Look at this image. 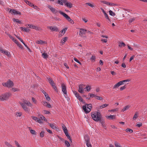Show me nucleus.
I'll list each match as a JSON object with an SVG mask.
<instances>
[{"label": "nucleus", "instance_id": "37998d69", "mask_svg": "<svg viewBox=\"0 0 147 147\" xmlns=\"http://www.w3.org/2000/svg\"><path fill=\"white\" fill-rule=\"evenodd\" d=\"M57 3L60 5H63V2L61 0H58L57 1Z\"/></svg>", "mask_w": 147, "mask_h": 147}, {"label": "nucleus", "instance_id": "a19ab883", "mask_svg": "<svg viewBox=\"0 0 147 147\" xmlns=\"http://www.w3.org/2000/svg\"><path fill=\"white\" fill-rule=\"evenodd\" d=\"M15 145L17 147H22V146L19 143L16 141H15Z\"/></svg>", "mask_w": 147, "mask_h": 147}, {"label": "nucleus", "instance_id": "13d9d810", "mask_svg": "<svg viewBox=\"0 0 147 147\" xmlns=\"http://www.w3.org/2000/svg\"><path fill=\"white\" fill-rule=\"evenodd\" d=\"M104 15L105 16V18H106L108 20H110V19H109L108 16L107 14L106 13H105L104 14Z\"/></svg>", "mask_w": 147, "mask_h": 147}, {"label": "nucleus", "instance_id": "338daca9", "mask_svg": "<svg viewBox=\"0 0 147 147\" xmlns=\"http://www.w3.org/2000/svg\"><path fill=\"white\" fill-rule=\"evenodd\" d=\"M17 45L21 49H22L23 48L22 46L19 43L18 44H17Z\"/></svg>", "mask_w": 147, "mask_h": 147}, {"label": "nucleus", "instance_id": "412c9836", "mask_svg": "<svg viewBox=\"0 0 147 147\" xmlns=\"http://www.w3.org/2000/svg\"><path fill=\"white\" fill-rule=\"evenodd\" d=\"M65 5L67 7H69L70 8H71L72 7V4L71 2H67L66 3H65Z\"/></svg>", "mask_w": 147, "mask_h": 147}, {"label": "nucleus", "instance_id": "6e6552de", "mask_svg": "<svg viewBox=\"0 0 147 147\" xmlns=\"http://www.w3.org/2000/svg\"><path fill=\"white\" fill-rule=\"evenodd\" d=\"M48 79L49 83L51 85L53 88L54 89L55 91L57 92L58 90L57 88L55 85V84L53 81L50 78H48Z\"/></svg>", "mask_w": 147, "mask_h": 147}, {"label": "nucleus", "instance_id": "2f4dec72", "mask_svg": "<svg viewBox=\"0 0 147 147\" xmlns=\"http://www.w3.org/2000/svg\"><path fill=\"white\" fill-rule=\"evenodd\" d=\"M84 89H86V91L88 92H89L90 90L91 89V86L89 85L86 86V88H85Z\"/></svg>", "mask_w": 147, "mask_h": 147}, {"label": "nucleus", "instance_id": "603ef678", "mask_svg": "<svg viewBox=\"0 0 147 147\" xmlns=\"http://www.w3.org/2000/svg\"><path fill=\"white\" fill-rule=\"evenodd\" d=\"M101 2L103 4H106L107 5H109V2H107L106 1H102Z\"/></svg>", "mask_w": 147, "mask_h": 147}, {"label": "nucleus", "instance_id": "b1692460", "mask_svg": "<svg viewBox=\"0 0 147 147\" xmlns=\"http://www.w3.org/2000/svg\"><path fill=\"white\" fill-rule=\"evenodd\" d=\"M24 2L28 5H30V6L32 7V6H34V5L32 3H31L30 1H28L27 0H24Z\"/></svg>", "mask_w": 147, "mask_h": 147}, {"label": "nucleus", "instance_id": "1a4fd4ad", "mask_svg": "<svg viewBox=\"0 0 147 147\" xmlns=\"http://www.w3.org/2000/svg\"><path fill=\"white\" fill-rule=\"evenodd\" d=\"M9 12L12 14H13L14 15L17 14L20 15L21 14V13L20 12L18 11L15 9H10Z\"/></svg>", "mask_w": 147, "mask_h": 147}, {"label": "nucleus", "instance_id": "5fc2aeb1", "mask_svg": "<svg viewBox=\"0 0 147 147\" xmlns=\"http://www.w3.org/2000/svg\"><path fill=\"white\" fill-rule=\"evenodd\" d=\"M40 118L42 120H43L44 121H46L47 119L45 118V117L43 115H41L40 117Z\"/></svg>", "mask_w": 147, "mask_h": 147}, {"label": "nucleus", "instance_id": "f8f14e48", "mask_svg": "<svg viewBox=\"0 0 147 147\" xmlns=\"http://www.w3.org/2000/svg\"><path fill=\"white\" fill-rule=\"evenodd\" d=\"M48 7L53 13L56 14L57 12V11L56 9L52 7L51 5H48Z\"/></svg>", "mask_w": 147, "mask_h": 147}, {"label": "nucleus", "instance_id": "c9c22d12", "mask_svg": "<svg viewBox=\"0 0 147 147\" xmlns=\"http://www.w3.org/2000/svg\"><path fill=\"white\" fill-rule=\"evenodd\" d=\"M138 112H136L134 117H133V119L134 120H135L136 118L138 117Z\"/></svg>", "mask_w": 147, "mask_h": 147}, {"label": "nucleus", "instance_id": "f3484780", "mask_svg": "<svg viewBox=\"0 0 147 147\" xmlns=\"http://www.w3.org/2000/svg\"><path fill=\"white\" fill-rule=\"evenodd\" d=\"M1 52L2 53L5 54L8 57H9L10 55V53L7 51H5L4 50H1Z\"/></svg>", "mask_w": 147, "mask_h": 147}, {"label": "nucleus", "instance_id": "aec40b11", "mask_svg": "<svg viewBox=\"0 0 147 147\" xmlns=\"http://www.w3.org/2000/svg\"><path fill=\"white\" fill-rule=\"evenodd\" d=\"M43 104L44 106H46L49 108H51V105L49 103L45 101H43Z\"/></svg>", "mask_w": 147, "mask_h": 147}, {"label": "nucleus", "instance_id": "052dcab7", "mask_svg": "<svg viewBox=\"0 0 147 147\" xmlns=\"http://www.w3.org/2000/svg\"><path fill=\"white\" fill-rule=\"evenodd\" d=\"M96 99H97L98 100H102V97H101L100 96H96Z\"/></svg>", "mask_w": 147, "mask_h": 147}, {"label": "nucleus", "instance_id": "f257e3e1", "mask_svg": "<svg viewBox=\"0 0 147 147\" xmlns=\"http://www.w3.org/2000/svg\"><path fill=\"white\" fill-rule=\"evenodd\" d=\"M20 103L25 112L28 113L30 112V109L27 107V105L31 107L32 106V105L30 102L26 100H24L23 102H20Z\"/></svg>", "mask_w": 147, "mask_h": 147}, {"label": "nucleus", "instance_id": "774afa93", "mask_svg": "<svg viewBox=\"0 0 147 147\" xmlns=\"http://www.w3.org/2000/svg\"><path fill=\"white\" fill-rule=\"evenodd\" d=\"M101 41L104 42L106 43L107 42V40L106 39H102Z\"/></svg>", "mask_w": 147, "mask_h": 147}, {"label": "nucleus", "instance_id": "bb28decb", "mask_svg": "<svg viewBox=\"0 0 147 147\" xmlns=\"http://www.w3.org/2000/svg\"><path fill=\"white\" fill-rule=\"evenodd\" d=\"M100 121L102 126L104 128H106V126L105 121L101 119H100V121Z\"/></svg>", "mask_w": 147, "mask_h": 147}, {"label": "nucleus", "instance_id": "bf43d9fd", "mask_svg": "<svg viewBox=\"0 0 147 147\" xmlns=\"http://www.w3.org/2000/svg\"><path fill=\"white\" fill-rule=\"evenodd\" d=\"M45 129L46 131L49 133L50 134H52V131L51 130L48 129L47 128H45Z\"/></svg>", "mask_w": 147, "mask_h": 147}, {"label": "nucleus", "instance_id": "5701e85b", "mask_svg": "<svg viewBox=\"0 0 147 147\" xmlns=\"http://www.w3.org/2000/svg\"><path fill=\"white\" fill-rule=\"evenodd\" d=\"M20 28L23 31L26 32H28L30 30L27 28H23V27H20Z\"/></svg>", "mask_w": 147, "mask_h": 147}, {"label": "nucleus", "instance_id": "e433bc0d", "mask_svg": "<svg viewBox=\"0 0 147 147\" xmlns=\"http://www.w3.org/2000/svg\"><path fill=\"white\" fill-rule=\"evenodd\" d=\"M114 144L115 147H122L121 146L120 144L117 142H115Z\"/></svg>", "mask_w": 147, "mask_h": 147}, {"label": "nucleus", "instance_id": "473e14b6", "mask_svg": "<svg viewBox=\"0 0 147 147\" xmlns=\"http://www.w3.org/2000/svg\"><path fill=\"white\" fill-rule=\"evenodd\" d=\"M67 28H65L60 31V32H61L62 33H63V34H61V36L63 35L65 33L66 31L67 30Z\"/></svg>", "mask_w": 147, "mask_h": 147}, {"label": "nucleus", "instance_id": "de8ad7c7", "mask_svg": "<svg viewBox=\"0 0 147 147\" xmlns=\"http://www.w3.org/2000/svg\"><path fill=\"white\" fill-rule=\"evenodd\" d=\"M65 145L67 147H69L70 146L69 142L65 140Z\"/></svg>", "mask_w": 147, "mask_h": 147}, {"label": "nucleus", "instance_id": "4468645a", "mask_svg": "<svg viewBox=\"0 0 147 147\" xmlns=\"http://www.w3.org/2000/svg\"><path fill=\"white\" fill-rule=\"evenodd\" d=\"M49 28L52 31L58 32L59 31L58 28L55 26H49Z\"/></svg>", "mask_w": 147, "mask_h": 147}, {"label": "nucleus", "instance_id": "69168bd1", "mask_svg": "<svg viewBox=\"0 0 147 147\" xmlns=\"http://www.w3.org/2000/svg\"><path fill=\"white\" fill-rule=\"evenodd\" d=\"M89 94L90 96V97L93 98L95 96L96 97V95L94 94Z\"/></svg>", "mask_w": 147, "mask_h": 147}, {"label": "nucleus", "instance_id": "9d476101", "mask_svg": "<svg viewBox=\"0 0 147 147\" xmlns=\"http://www.w3.org/2000/svg\"><path fill=\"white\" fill-rule=\"evenodd\" d=\"M62 90L63 94L65 95H67V91L66 87L65 84L62 83L61 84Z\"/></svg>", "mask_w": 147, "mask_h": 147}, {"label": "nucleus", "instance_id": "6ab92c4d", "mask_svg": "<svg viewBox=\"0 0 147 147\" xmlns=\"http://www.w3.org/2000/svg\"><path fill=\"white\" fill-rule=\"evenodd\" d=\"M122 82L119 81L118 83L115 84L113 87V89H116L118 88L120 86L122 85Z\"/></svg>", "mask_w": 147, "mask_h": 147}, {"label": "nucleus", "instance_id": "79ce46f5", "mask_svg": "<svg viewBox=\"0 0 147 147\" xmlns=\"http://www.w3.org/2000/svg\"><path fill=\"white\" fill-rule=\"evenodd\" d=\"M109 14L112 16H114L115 14L112 11L110 10L109 11Z\"/></svg>", "mask_w": 147, "mask_h": 147}, {"label": "nucleus", "instance_id": "393cba45", "mask_svg": "<svg viewBox=\"0 0 147 147\" xmlns=\"http://www.w3.org/2000/svg\"><path fill=\"white\" fill-rule=\"evenodd\" d=\"M18 39L26 47L27 49L29 50H30V49L26 45V44L24 42L23 40L21 38H18Z\"/></svg>", "mask_w": 147, "mask_h": 147}, {"label": "nucleus", "instance_id": "dca6fc26", "mask_svg": "<svg viewBox=\"0 0 147 147\" xmlns=\"http://www.w3.org/2000/svg\"><path fill=\"white\" fill-rule=\"evenodd\" d=\"M28 25L30 28L34 29L36 30H38L39 29V28L36 26L30 24H28Z\"/></svg>", "mask_w": 147, "mask_h": 147}, {"label": "nucleus", "instance_id": "58836bf2", "mask_svg": "<svg viewBox=\"0 0 147 147\" xmlns=\"http://www.w3.org/2000/svg\"><path fill=\"white\" fill-rule=\"evenodd\" d=\"M67 39V37H65L62 39L61 41L63 44L66 41Z\"/></svg>", "mask_w": 147, "mask_h": 147}, {"label": "nucleus", "instance_id": "20e7f679", "mask_svg": "<svg viewBox=\"0 0 147 147\" xmlns=\"http://www.w3.org/2000/svg\"><path fill=\"white\" fill-rule=\"evenodd\" d=\"M11 95V93L8 92L0 96V100L3 101L7 100Z\"/></svg>", "mask_w": 147, "mask_h": 147}, {"label": "nucleus", "instance_id": "ea45409f", "mask_svg": "<svg viewBox=\"0 0 147 147\" xmlns=\"http://www.w3.org/2000/svg\"><path fill=\"white\" fill-rule=\"evenodd\" d=\"M108 104H104L103 105H102L100 106H99V108L100 109H102L103 108H105V107H107V106H108Z\"/></svg>", "mask_w": 147, "mask_h": 147}, {"label": "nucleus", "instance_id": "ddd939ff", "mask_svg": "<svg viewBox=\"0 0 147 147\" xmlns=\"http://www.w3.org/2000/svg\"><path fill=\"white\" fill-rule=\"evenodd\" d=\"M31 118L33 120H35L39 123H41L42 122V121L37 117L32 116Z\"/></svg>", "mask_w": 147, "mask_h": 147}, {"label": "nucleus", "instance_id": "a878e982", "mask_svg": "<svg viewBox=\"0 0 147 147\" xmlns=\"http://www.w3.org/2000/svg\"><path fill=\"white\" fill-rule=\"evenodd\" d=\"M135 20V18L133 17L130 18L129 19L128 22L130 24L132 23L133 22H134Z\"/></svg>", "mask_w": 147, "mask_h": 147}, {"label": "nucleus", "instance_id": "680f3d73", "mask_svg": "<svg viewBox=\"0 0 147 147\" xmlns=\"http://www.w3.org/2000/svg\"><path fill=\"white\" fill-rule=\"evenodd\" d=\"M126 88V85H125L124 86H123L121 87L120 88V89L121 90H123L125 89Z\"/></svg>", "mask_w": 147, "mask_h": 147}, {"label": "nucleus", "instance_id": "39448f33", "mask_svg": "<svg viewBox=\"0 0 147 147\" xmlns=\"http://www.w3.org/2000/svg\"><path fill=\"white\" fill-rule=\"evenodd\" d=\"M59 12L61 15H62L65 17L70 23L72 24H74V21L70 18V17L68 15L61 11H59Z\"/></svg>", "mask_w": 147, "mask_h": 147}, {"label": "nucleus", "instance_id": "0eeeda50", "mask_svg": "<svg viewBox=\"0 0 147 147\" xmlns=\"http://www.w3.org/2000/svg\"><path fill=\"white\" fill-rule=\"evenodd\" d=\"M85 143L87 147H92L90 141V138L87 135H86L84 136Z\"/></svg>", "mask_w": 147, "mask_h": 147}, {"label": "nucleus", "instance_id": "4c0bfd02", "mask_svg": "<svg viewBox=\"0 0 147 147\" xmlns=\"http://www.w3.org/2000/svg\"><path fill=\"white\" fill-rule=\"evenodd\" d=\"M49 125L53 129H55L56 128V127L52 123H49Z\"/></svg>", "mask_w": 147, "mask_h": 147}, {"label": "nucleus", "instance_id": "e2e57ef3", "mask_svg": "<svg viewBox=\"0 0 147 147\" xmlns=\"http://www.w3.org/2000/svg\"><path fill=\"white\" fill-rule=\"evenodd\" d=\"M77 98L80 101L82 102L83 99L82 98L81 96H79Z\"/></svg>", "mask_w": 147, "mask_h": 147}, {"label": "nucleus", "instance_id": "c756f323", "mask_svg": "<svg viewBox=\"0 0 147 147\" xmlns=\"http://www.w3.org/2000/svg\"><path fill=\"white\" fill-rule=\"evenodd\" d=\"M12 20L14 22H16L18 23H19V24H22V22L20 21L18 19H16L15 18H14L12 19Z\"/></svg>", "mask_w": 147, "mask_h": 147}, {"label": "nucleus", "instance_id": "a211bd4d", "mask_svg": "<svg viewBox=\"0 0 147 147\" xmlns=\"http://www.w3.org/2000/svg\"><path fill=\"white\" fill-rule=\"evenodd\" d=\"M36 43L37 44L40 45H43L44 44H46L47 43V42L45 41H43L41 40H37L36 41Z\"/></svg>", "mask_w": 147, "mask_h": 147}, {"label": "nucleus", "instance_id": "72a5a7b5", "mask_svg": "<svg viewBox=\"0 0 147 147\" xmlns=\"http://www.w3.org/2000/svg\"><path fill=\"white\" fill-rule=\"evenodd\" d=\"M42 57L44 59H47L48 57V55L45 53H44L42 54Z\"/></svg>", "mask_w": 147, "mask_h": 147}, {"label": "nucleus", "instance_id": "423d86ee", "mask_svg": "<svg viewBox=\"0 0 147 147\" xmlns=\"http://www.w3.org/2000/svg\"><path fill=\"white\" fill-rule=\"evenodd\" d=\"M2 84L3 86L8 88H11L13 86V82L9 80H8L6 82L3 83Z\"/></svg>", "mask_w": 147, "mask_h": 147}, {"label": "nucleus", "instance_id": "a18cd8bd", "mask_svg": "<svg viewBox=\"0 0 147 147\" xmlns=\"http://www.w3.org/2000/svg\"><path fill=\"white\" fill-rule=\"evenodd\" d=\"M130 81V80L129 79H127L126 80H124L122 81H120L121 82H122V85L123 84H124V83L126 82H129Z\"/></svg>", "mask_w": 147, "mask_h": 147}, {"label": "nucleus", "instance_id": "4d7b16f0", "mask_svg": "<svg viewBox=\"0 0 147 147\" xmlns=\"http://www.w3.org/2000/svg\"><path fill=\"white\" fill-rule=\"evenodd\" d=\"M86 4L92 7H93L94 6V5L91 4L90 3H86Z\"/></svg>", "mask_w": 147, "mask_h": 147}, {"label": "nucleus", "instance_id": "49530a36", "mask_svg": "<svg viewBox=\"0 0 147 147\" xmlns=\"http://www.w3.org/2000/svg\"><path fill=\"white\" fill-rule=\"evenodd\" d=\"M45 97H46V100L48 101H49L50 100V98L48 94L45 95Z\"/></svg>", "mask_w": 147, "mask_h": 147}, {"label": "nucleus", "instance_id": "4be33fe9", "mask_svg": "<svg viewBox=\"0 0 147 147\" xmlns=\"http://www.w3.org/2000/svg\"><path fill=\"white\" fill-rule=\"evenodd\" d=\"M116 115H110L109 116L106 117L107 118L110 119H115V118Z\"/></svg>", "mask_w": 147, "mask_h": 147}, {"label": "nucleus", "instance_id": "c03bdc74", "mask_svg": "<svg viewBox=\"0 0 147 147\" xmlns=\"http://www.w3.org/2000/svg\"><path fill=\"white\" fill-rule=\"evenodd\" d=\"M16 115L17 117H20L22 115V113L20 112H16Z\"/></svg>", "mask_w": 147, "mask_h": 147}, {"label": "nucleus", "instance_id": "6e6d98bb", "mask_svg": "<svg viewBox=\"0 0 147 147\" xmlns=\"http://www.w3.org/2000/svg\"><path fill=\"white\" fill-rule=\"evenodd\" d=\"M12 91L13 92H15L16 91H18L19 90V89L17 88H12Z\"/></svg>", "mask_w": 147, "mask_h": 147}, {"label": "nucleus", "instance_id": "f704fd0d", "mask_svg": "<svg viewBox=\"0 0 147 147\" xmlns=\"http://www.w3.org/2000/svg\"><path fill=\"white\" fill-rule=\"evenodd\" d=\"M118 46L119 47H122L125 46L126 45L124 42H121L119 43Z\"/></svg>", "mask_w": 147, "mask_h": 147}, {"label": "nucleus", "instance_id": "0e129e2a", "mask_svg": "<svg viewBox=\"0 0 147 147\" xmlns=\"http://www.w3.org/2000/svg\"><path fill=\"white\" fill-rule=\"evenodd\" d=\"M44 113L45 114H49L50 113V112L49 111L47 110H44Z\"/></svg>", "mask_w": 147, "mask_h": 147}, {"label": "nucleus", "instance_id": "7ed1b4c3", "mask_svg": "<svg viewBox=\"0 0 147 147\" xmlns=\"http://www.w3.org/2000/svg\"><path fill=\"white\" fill-rule=\"evenodd\" d=\"M82 108L86 113H88L91 110L92 108V105L91 104H86L82 107Z\"/></svg>", "mask_w": 147, "mask_h": 147}, {"label": "nucleus", "instance_id": "3c124183", "mask_svg": "<svg viewBox=\"0 0 147 147\" xmlns=\"http://www.w3.org/2000/svg\"><path fill=\"white\" fill-rule=\"evenodd\" d=\"M126 131L127 132H129L130 133H132L133 131V130L132 129L128 128L127 129H126Z\"/></svg>", "mask_w": 147, "mask_h": 147}, {"label": "nucleus", "instance_id": "9b49d317", "mask_svg": "<svg viewBox=\"0 0 147 147\" xmlns=\"http://www.w3.org/2000/svg\"><path fill=\"white\" fill-rule=\"evenodd\" d=\"M84 85L83 84H80L79 86V89L78 91L79 92L81 93H83L84 92Z\"/></svg>", "mask_w": 147, "mask_h": 147}, {"label": "nucleus", "instance_id": "09e8293b", "mask_svg": "<svg viewBox=\"0 0 147 147\" xmlns=\"http://www.w3.org/2000/svg\"><path fill=\"white\" fill-rule=\"evenodd\" d=\"M90 59L92 61H95L96 59V57L94 56H92L90 58Z\"/></svg>", "mask_w": 147, "mask_h": 147}, {"label": "nucleus", "instance_id": "864d4df0", "mask_svg": "<svg viewBox=\"0 0 147 147\" xmlns=\"http://www.w3.org/2000/svg\"><path fill=\"white\" fill-rule=\"evenodd\" d=\"M74 60L75 61L79 63L81 65V63L80 61H79L76 58H74Z\"/></svg>", "mask_w": 147, "mask_h": 147}, {"label": "nucleus", "instance_id": "8fccbe9b", "mask_svg": "<svg viewBox=\"0 0 147 147\" xmlns=\"http://www.w3.org/2000/svg\"><path fill=\"white\" fill-rule=\"evenodd\" d=\"M118 110V109L117 108H116V109H111V110H109L108 111L109 112H115V111H117Z\"/></svg>", "mask_w": 147, "mask_h": 147}, {"label": "nucleus", "instance_id": "7c9ffc66", "mask_svg": "<svg viewBox=\"0 0 147 147\" xmlns=\"http://www.w3.org/2000/svg\"><path fill=\"white\" fill-rule=\"evenodd\" d=\"M31 129V127H29V129L31 133L32 134L36 135V132L34 130Z\"/></svg>", "mask_w": 147, "mask_h": 147}, {"label": "nucleus", "instance_id": "f03ea898", "mask_svg": "<svg viewBox=\"0 0 147 147\" xmlns=\"http://www.w3.org/2000/svg\"><path fill=\"white\" fill-rule=\"evenodd\" d=\"M91 116L93 119L96 122L100 121L101 119L102 116L99 112H96L92 113Z\"/></svg>", "mask_w": 147, "mask_h": 147}, {"label": "nucleus", "instance_id": "cd10ccee", "mask_svg": "<svg viewBox=\"0 0 147 147\" xmlns=\"http://www.w3.org/2000/svg\"><path fill=\"white\" fill-rule=\"evenodd\" d=\"M45 134V131L43 130L40 133V136L41 138H43Z\"/></svg>", "mask_w": 147, "mask_h": 147}, {"label": "nucleus", "instance_id": "c85d7f7f", "mask_svg": "<svg viewBox=\"0 0 147 147\" xmlns=\"http://www.w3.org/2000/svg\"><path fill=\"white\" fill-rule=\"evenodd\" d=\"M130 106L129 105H127L124 107L123 109L122 110L121 112H124L125 111H126L129 108Z\"/></svg>", "mask_w": 147, "mask_h": 147}, {"label": "nucleus", "instance_id": "2eb2a0df", "mask_svg": "<svg viewBox=\"0 0 147 147\" xmlns=\"http://www.w3.org/2000/svg\"><path fill=\"white\" fill-rule=\"evenodd\" d=\"M86 31V30L80 28V35L82 36L84 34H85Z\"/></svg>", "mask_w": 147, "mask_h": 147}]
</instances>
